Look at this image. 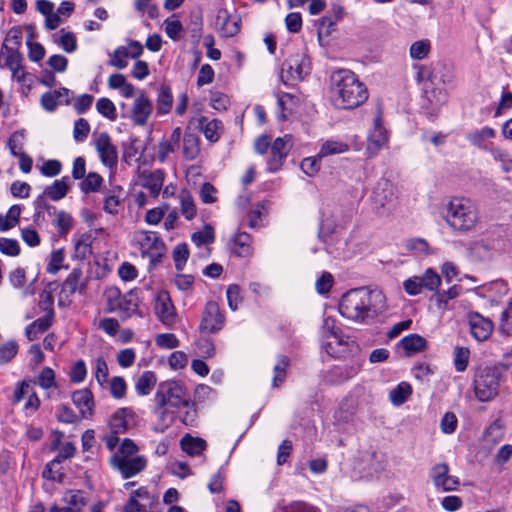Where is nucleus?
I'll return each mask as SVG.
<instances>
[{
	"mask_svg": "<svg viewBox=\"0 0 512 512\" xmlns=\"http://www.w3.org/2000/svg\"><path fill=\"white\" fill-rule=\"evenodd\" d=\"M385 309V296L379 290L356 288L346 292L340 300V314L355 322H365Z\"/></svg>",
	"mask_w": 512,
	"mask_h": 512,
	"instance_id": "nucleus-1",
	"label": "nucleus"
},
{
	"mask_svg": "<svg viewBox=\"0 0 512 512\" xmlns=\"http://www.w3.org/2000/svg\"><path fill=\"white\" fill-rule=\"evenodd\" d=\"M333 103L341 109H354L368 99V90L357 75L348 69H339L331 75Z\"/></svg>",
	"mask_w": 512,
	"mask_h": 512,
	"instance_id": "nucleus-2",
	"label": "nucleus"
},
{
	"mask_svg": "<svg viewBox=\"0 0 512 512\" xmlns=\"http://www.w3.org/2000/svg\"><path fill=\"white\" fill-rule=\"evenodd\" d=\"M444 220L456 233H468L477 227L480 216L476 204L466 197H453L444 208Z\"/></svg>",
	"mask_w": 512,
	"mask_h": 512,
	"instance_id": "nucleus-3",
	"label": "nucleus"
},
{
	"mask_svg": "<svg viewBox=\"0 0 512 512\" xmlns=\"http://www.w3.org/2000/svg\"><path fill=\"white\" fill-rule=\"evenodd\" d=\"M138 447L131 439H124L118 450L111 456L110 464L124 479L136 476L145 470L147 458L137 455Z\"/></svg>",
	"mask_w": 512,
	"mask_h": 512,
	"instance_id": "nucleus-4",
	"label": "nucleus"
},
{
	"mask_svg": "<svg viewBox=\"0 0 512 512\" xmlns=\"http://www.w3.org/2000/svg\"><path fill=\"white\" fill-rule=\"evenodd\" d=\"M190 399L189 392L181 381L169 380L161 382L154 394V402L165 405L173 410H181Z\"/></svg>",
	"mask_w": 512,
	"mask_h": 512,
	"instance_id": "nucleus-5",
	"label": "nucleus"
},
{
	"mask_svg": "<svg viewBox=\"0 0 512 512\" xmlns=\"http://www.w3.org/2000/svg\"><path fill=\"white\" fill-rule=\"evenodd\" d=\"M133 242L143 257H148L152 265L159 263L166 252V246L156 232L138 230L133 234Z\"/></svg>",
	"mask_w": 512,
	"mask_h": 512,
	"instance_id": "nucleus-6",
	"label": "nucleus"
},
{
	"mask_svg": "<svg viewBox=\"0 0 512 512\" xmlns=\"http://www.w3.org/2000/svg\"><path fill=\"white\" fill-rule=\"evenodd\" d=\"M499 393V373L495 368H479L474 378V394L480 402L492 401Z\"/></svg>",
	"mask_w": 512,
	"mask_h": 512,
	"instance_id": "nucleus-7",
	"label": "nucleus"
},
{
	"mask_svg": "<svg viewBox=\"0 0 512 512\" xmlns=\"http://www.w3.org/2000/svg\"><path fill=\"white\" fill-rule=\"evenodd\" d=\"M398 190L388 179H380L371 195L374 209L380 214H388L396 206Z\"/></svg>",
	"mask_w": 512,
	"mask_h": 512,
	"instance_id": "nucleus-8",
	"label": "nucleus"
},
{
	"mask_svg": "<svg viewBox=\"0 0 512 512\" xmlns=\"http://www.w3.org/2000/svg\"><path fill=\"white\" fill-rule=\"evenodd\" d=\"M22 61L23 57L16 47H9L8 44L2 43L0 49V67L8 68L11 71L12 79L19 83L23 82L25 79Z\"/></svg>",
	"mask_w": 512,
	"mask_h": 512,
	"instance_id": "nucleus-9",
	"label": "nucleus"
},
{
	"mask_svg": "<svg viewBox=\"0 0 512 512\" xmlns=\"http://www.w3.org/2000/svg\"><path fill=\"white\" fill-rule=\"evenodd\" d=\"M93 144L101 163L109 169H114L118 163V152L109 134L107 132L94 133Z\"/></svg>",
	"mask_w": 512,
	"mask_h": 512,
	"instance_id": "nucleus-10",
	"label": "nucleus"
},
{
	"mask_svg": "<svg viewBox=\"0 0 512 512\" xmlns=\"http://www.w3.org/2000/svg\"><path fill=\"white\" fill-rule=\"evenodd\" d=\"M225 324V316L219 308V305L210 301L206 304L200 322V331L206 334H215L220 331Z\"/></svg>",
	"mask_w": 512,
	"mask_h": 512,
	"instance_id": "nucleus-11",
	"label": "nucleus"
},
{
	"mask_svg": "<svg viewBox=\"0 0 512 512\" xmlns=\"http://www.w3.org/2000/svg\"><path fill=\"white\" fill-rule=\"evenodd\" d=\"M325 341L323 347L328 355L340 358L344 357L350 347L354 346V342L341 334L339 330L329 329L325 332Z\"/></svg>",
	"mask_w": 512,
	"mask_h": 512,
	"instance_id": "nucleus-12",
	"label": "nucleus"
},
{
	"mask_svg": "<svg viewBox=\"0 0 512 512\" xmlns=\"http://www.w3.org/2000/svg\"><path fill=\"white\" fill-rule=\"evenodd\" d=\"M291 147L290 135H285L284 137H279L274 140L269 149V157L267 159V169L269 172H276L282 167Z\"/></svg>",
	"mask_w": 512,
	"mask_h": 512,
	"instance_id": "nucleus-13",
	"label": "nucleus"
},
{
	"mask_svg": "<svg viewBox=\"0 0 512 512\" xmlns=\"http://www.w3.org/2000/svg\"><path fill=\"white\" fill-rule=\"evenodd\" d=\"M154 310L155 314L164 325L171 326L175 323L176 312L167 291H159L156 294Z\"/></svg>",
	"mask_w": 512,
	"mask_h": 512,
	"instance_id": "nucleus-14",
	"label": "nucleus"
},
{
	"mask_svg": "<svg viewBox=\"0 0 512 512\" xmlns=\"http://www.w3.org/2000/svg\"><path fill=\"white\" fill-rule=\"evenodd\" d=\"M182 138V130L180 127L174 128L168 138H163L157 148L156 158L160 163L167 162L171 155H174L179 147Z\"/></svg>",
	"mask_w": 512,
	"mask_h": 512,
	"instance_id": "nucleus-15",
	"label": "nucleus"
},
{
	"mask_svg": "<svg viewBox=\"0 0 512 512\" xmlns=\"http://www.w3.org/2000/svg\"><path fill=\"white\" fill-rule=\"evenodd\" d=\"M240 21L238 15L229 13L227 9H219L215 25L223 37H233L240 30Z\"/></svg>",
	"mask_w": 512,
	"mask_h": 512,
	"instance_id": "nucleus-16",
	"label": "nucleus"
},
{
	"mask_svg": "<svg viewBox=\"0 0 512 512\" xmlns=\"http://www.w3.org/2000/svg\"><path fill=\"white\" fill-rule=\"evenodd\" d=\"M153 104L144 92L135 98L131 108V120L137 126H144L152 114Z\"/></svg>",
	"mask_w": 512,
	"mask_h": 512,
	"instance_id": "nucleus-17",
	"label": "nucleus"
},
{
	"mask_svg": "<svg viewBox=\"0 0 512 512\" xmlns=\"http://www.w3.org/2000/svg\"><path fill=\"white\" fill-rule=\"evenodd\" d=\"M430 477L435 487L443 491L454 490L459 485L458 478L449 475V467L445 463L435 465L430 472Z\"/></svg>",
	"mask_w": 512,
	"mask_h": 512,
	"instance_id": "nucleus-18",
	"label": "nucleus"
},
{
	"mask_svg": "<svg viewBox=\"0 0 512 512\" xmlns=\"http://www.w3.org/2000/svg\"><path fill=\"white\" fill-rule=\"evenodd\" d=\"M388 142V133L383 127L380 118L374 120L373 128L367 138V153L375 156Z\"/></svg>",
	"mask_w": 512,
	"mask_h": 512,
	"instance_id": "nucleus-19",
	"label": "nucleus"
},
{
	"mask_svg": "<svg viewBox=\"0 0 512 512\" xmlns=\"http://www.w3.org/2000/svg\"><path fill=\"white\" fill-rule=\"evenodd\" d=\"M469 325L471 335L477 341H485L493 331V323L490 319L483 317L477 312L469 314Z\"/></svg>",
	"mask_w": 512,
	"mask_h": 512,
	"instance_id": "nucleus-20",
	"label": "nucleus"
},
{
	"mask_svg": "<svg viewBox=\"0 0 512 512\" xmlns=\"http://www.w3.org/2000/svg\"><path fill=\"white\" fill-rule=\"evenodd\" d=\"M165 173L161 169L153 171H144L140 176L141 185L149 191L153 198H157L164 182Z\"/></svg>",
	"mask_w": 512,
	"mask_h": 512,
	"instance_id": "nucleus-21",
	"label": "nucleus"
},
{
	"mask_svg": "<svg viewBox=\"0 0 512 512\" xmlns=\"http://www.w3.org/2000/svg\"><path fill=\"white\" fill-rule=\"evenodd\" d=\"M46 315L42 318H39L29 324L25 329V334L28 340H34L38 337L40 333L47 331L52 325L54 310L52 308V301H48V307L46 308Z\"/></svg>",
	"mask_w": 512,
	"mask_h": 512,
	"instance_id": "nucleus-22",
	"label": "nucleus"
},
{
	"mask_svg": "<svg viewBox=\"0 0 512 512\" xmlns=\"http://www.w3.org/2000/svg\"><path fill=\"white\" fill-rule=\"evenodd\" d=\"M182 157L186 161L197 159L201 152V140L198 135L191 131H185L182 135Z\"/></svg>",
	"mask_w": 512,
	"mask_h": 512,
	"instance_id": "nucleus-23",
	"label": "nucleus"
},
{
	"mask_svg": "<svg viewBox=\"0 0 512 512\" xmlns=\"http://www.w3.org/2000/svg\"><path fill=\"white\" fill-rule=\"evenodd\" d=\"M72 401L83 418H88L92 415L94 401L89 389H80L73 392Z\"/></svg>",
	"mask_w": 512,
	"mask_h": 512,
	"instance_id": "nucleus-24",
	"label": "nucleus"
},
{
	"mask_svg": "<svg viewBox=\"0 0 512 512\" xmlns=\"http://www.w3.org/2000/svg\"><path fill=\"white\" fill-rule=\"evenodd\" d=\"M133 413L127 409L122 408L117 410L110 419L109 426L113 434L124 433L131 425Z\"/></svg>",
	"mask_w": 512,
	"mask_h": 512,
	"instance_id": "nucleus-25",
	"label": "nucleus"
},
{
	"mask_svg": "<svg viewBox=\"0 0 512 512\" xmlns=\"http://www.w3.org/2000/svg\"><path fill=\"white\" fill-rule=\"evenodd\" d=\"M398 346L404 349L407 356H412L424 351L427 347V341L418 334H409L399 341Z\"/></svg>",
	"mask_w": 512,
	"mask_h": 512,
	"instance_id": "nucleus-26",
	"label": "nucleus"
},
{
	"mask_svg": "<svg viewBox=\"0 0 512 512\" xmlns=\"http://www.w3.org/2000/svg\"><path fill=\"white\" fill-rule=\"evenodd\" d=\"M233 253L238 257H251L253 255L252 238L246 232H239L233 238Z\"/></svg>",
	"mask_w": 512,
	"mask_h": 512,
	"instance_id": "nucleus-27",
	"label": "nucleus"
},
{
	"mask_svg": "<svg viewBox=\"0 0 512 512\" xmlns=\"http://www.w3.org/2000/svg\"><path fill=\"white\" fill-rule=\"evenodd\" d=\"M92 234L85 232L74 236V254L73 257L79 260L86 259L91 253Z\"/></svg>",
	"mask_w": 512,
	"mask_h": 512,
	"instance_id": "nucleus-28",
	"label": "nucleus"
},
{
	"mask_svg": "<svg viewBox=\"0 0 512 512\" xmlns=\"http://www.w3.org/2000/svg\"><path fill=\"white\" fill-rule=\"evenodd\" d=\"M221 122L216 119L209 120L207 117H200L198 127L205 138L210 142H217L220 139Z\"/></svg>",
	"mask_w": 512,
	"mask_h": 512,
	"instance_id": "nucleus-29",
	"label": "nucleus"
},
{
	"mask_svg": "<svg viewBox=\"0 0 512 512\" xmlns=\"http://www.w3.org/2000/svg\"><path fill=\"white\" fill-rule=\"evenodd\" d=\"M180 446L190 456H199L207 447V443L200 437H193L186 434L180 440Z\"/></svg>",
	"mask_w": 512,
	"mask_h": 512,
	"instance_id": "nucleus-30",
	"label": "nucleus"
},
{
	"mask_svg": "<svg viewBox=\"0 0 512 512\" xmlns=\"http://www.w3.org/2000/svg\"><path fill=\"white\" fill-rule=\"evenodd\" d=\"M170 409L171 408H169L165 405H161L160 403H155L153 413L157 417V423L155 426L156 431L163 432L172 425V423L174 421V416H173V413L170 412Z\"/></svg>",
	"mask_w": 512,
	"mask_h": 512,
	"instance_id": "nucleus-31",
	"label": "nucleus"
},
{
	"mask_svg": "<svg viewBox=\"0 0 512 512\" xmlns=\"http://www.w3.org/2000/svg\"><path fill=\"white\" fill-rule=\"evenodd\" d=\"M69 189V177L64 176L59 180H55L50 186L44 190V195L53 201H59L64 198Z\"/></svg>",
	"mask_w": 512,
	"mask_h": 512,
	"instance_id": "nucleus-32",
	"label": "nucleus"
},
{
	"mask_svg": "<svg viewBox=\"0 0 512 512\" xmlns=\"http://www.w3.org/2000/svg\"><path fill=\"white\" fill-rule=\"evenodd\" d=\"M156 382L157 378L153 371H144L136 381L135 390L139 396L149 395Z\"/></svg>",
	"mask_w": 512,
	"mask_h": 512,
	"instance_id": "nucleus-33",
	"label": "nucleus"
},
{
	"mask_svg": "<svg viewBox=\"0 0 512 512\" xmlns=\"http://www.w3.org/2000/svg\"><path fill=\"white\" fill-rule=\"evenodd\" d=\"M505 435V426L501 419H495L485 430L483 439L492 445L498 444Z\"/></svg>",
	"mask_w": 512,
	"mask_h": 512,
	"instance_id": "nucleus-34",
	"label": "nucleus"
},
{
	"mask_svg": "<svg viewBox=\"0 0 512 512\" xmlns=\"http://www.w3.org/2000/svg\"><path fill=\"white\" fill-rule=\"evenodd\" d=\"M495 136V130L491 127L485 126L480 130H475L467 134L466 139L470 142V144L487 150V147L484 145V142L488 139H491Z\"/></svg>",
	"mask_w": 512,
	"mask_h": 512,
	"instance_id": "nucleus-35",
	"label": "nucleus"
},
{
	"mask_svg": "<svg viewBox=\"0 0 512 512\" xmlns=\"http://www.w3.org/2000/svg\"><path fill=\"white\" fill-rule=\"evenodd\" d=\"M412 393V387L407 382L399 383L389 393V399L395 406H400L405 403Z\"/></svg>",
	"mask_w": 512,
	"mask_h": 512,
	"instance_id": "nucleus-36",
	"label": "nucleus"
},
{
	"mask_svg": "<svg viewBox=\"0 0 512 512\" xmlns=\"http://www.w3.org/2000/svg\"><path fill=\"white\" fill-rule=\"evenodd\" d=\"M62 500L65 503V507L70 512H80L86 505V500L83 496V493L78 490L65 493Z\"/></svg>",
	"mask_w": 512,
	"mask_h": 512,
	"instance_id": "nucleus-37",
	"label": "nucleus"
},
{
	"mask_svg": "<svg viewBox=\"0 0 512 512\" xmlns=\"http://www.w3.org/2000/svg\"><path fill=\"white\" fill-rule=\"evenodd\" d=\"M361 369L359 362H353L344 366H336L331 370L335 376H337L336 382H343L350 378H353Z\"/></svg>",
	"mask_w": 512,
	"mask_h": 512,
	"instance_id": "nucleus-38",
	"label": "nucleus"
},
{
	"mask_svg": "<svg viewBox=\"0 0 512 512\" xmlns=\"http://www.w3.org/2000/svg\"><path fill=\"white\" fill-rule=\"evenodd\" d=\"M430 52L431 43L427 39L415 41L409 48V55L414 60H423L428 57Z\"/></svg>",
	"mask_w": 512,
	"mask_h": 512,
	"instance_id": "nucleus-39",
	"label": "nucleus"
},
{
	"mask_svg": "<svg viewBox=\"0 0 512 512\" xmlns=\"http://www.w3.org/2000/svg\"><path fill=\"white\" fill-rule=\"evenodd\" d=\"M179 199L182 215L187 220L193 219L196 216L197 209L191 194L187 190H182Z\"/></svg>",
	"mask_w": 512,
	"mask_h": 512,
	"instance_id": "nucleus-40",
	"label": "nucleus"
},
{
	"mask_svg": "<svg viewBox=\"0 0 512 512\" xmlns=\"http://www.w3.org/2000/svg\"><path fill=\"white\" fill-rule=\"evenodd\" d=\"M289 366V359L284 355H279L274 365V376L272 379V386L278 387L286 377L287 368Z\"/></svg>",
	"mask_w": 512,
	"mask_h": 512,
	"instance_id": "nucleus-41",
	"label": "nucleus"
},
{
	"mask_svg": "<svg viewBox=\"0 0 512 512\" xmlns=\"http://www.w3.org/2000/svg\"><path fill=\"white\" fill-rule=\"evenodd\" d=\"M179 420L186 426H194L197 421V410L195 404L189 399L187 405L181 406V410H176Z\"/></svg>",
	"mask_w": 512,
	"mask_h": 512,
	"instance_id": "nucleus-42",
	"label": "nucleus"
},
{
	"mask_svg": "<svg viewBox=\"0 0 512 512\" xmlns=\"http://www.w3.org/2000/svg\"><path fill=\"white\" fill-rule=\"evenodd\" d=\"M173 97L170 88L162 86L157 98V111L159 114H167L172 107Z\"/></svg>",
	"mask_w": 512,
	"mask_h": 512,
	"instance_id": "nucleus-43",
	"label": "nucleus"
},
{
	"mask_svg": "<svg viewBox=\"0 0 512 512\" xmlns=\"http://www.w3.org/2000/svg\"><path fill=\"white\" fill-rule=\"evenodd\" d=\"M96 109L99 114L111 121H115L117 119L116 106L106 97L98 99L96 102Z\"/></svg>",
	"mask_w": 512,
	"mask_h": 512,
	"instance_id": "nucleus-44",
	"label": "nucleus"
},
{
	"mask_svg": "<svg viewBox=\"0 0 512 512\" xmlns=\"http://www.w3.org/2000/svg\"><path fill=\"white\" fill-rule=\"evenodd\" d=\"M346 151H348V145L346 143L329 140L322 145L319 151V157L323 158L330 155L341 154Z\"/></svg>",
	"mask_w": 512,
	"mask_h": 512,
	"instance_id": "nucleus-45",
	"label": "nucleus"
},
{
	"mask_svg": "<svg viewBox=\"0 0 512 512\" xmlns=\"http://www.w3.org/2000/svg\"><path fill=\"white\" fill-rule=\"evenodd\" d=\"M18 343L15 340H8L0 345V364H7L17 355Z\"/></svg>",
	"mask_w": 512,
	"mask_h": 512,
	"instance_id": "nucleus-46",
	"label": "nucleus"
},
{
	"mask_svg": "<svg viewBox=\"0 0 512 512\" xmlns=\"http://www.w3.org/2000/svg\"><path fill=\"white\" fill-rule=\"evenodd\" d=\"M103 183L101 175L95 172H90L80 184L81 191L84 193L96 192L100 189Z\"/></svg>",
	"mask_w": 512,
	"mask_h": 512,
	"instance_id": "nucleus-47",
	"label": "nucleus"
},
{
	"mask_svg": "<svg viewBox=\"0 0 512 512\" xmlns=\"http://www.w3.org/2000/svg\"><path fill=\"white\" fill-rule=\"evenodd\" d=\"M165 33L173 41H177L181 38L183 32V26L181 22L173 17L167 18L164 21Z\"/></svg>",
	"mask_w": 512,
	"mask_h": 512,
	"instance_id": "nucleus-48",
	"label": "nucleus"
},
{
	"mask_svg": "<svg viewBox=\"0 0 512 512\" xmlns=\"http://www.w3.org/2000/svg\"><path fill=\"white\" fill-rule=\"evenodd\" d=\"M470 351L465 347H456L454 350V366L457 372L466 370L469 363Z\"/></svg>",
	"mask_w": 512,
	"mask_h": 512,
	"instance_id": "nucleus-49",
	"label": "nucleus"
},
{
	"mask_svg": "<svg viewBox=\"0 0 512 512\" xmlns=\"http://www.w3.org/2000/svg\"><path fill=\"white\" fill-rule=\"evenodd\" d=\"M0 252L10 257H16L20 254L21 249L16 239L0 237Z\"/></svg>",
	"mask_w": 512,
	"mask_h": 512,
	"instance_id": "nucleus-50",
	"label": "nucleus"
},
{
	"mask_svg": "<svg viewBox=\"0 0 512 512\" xmlns=\"http://www.w3.org/2000/svg\"><path fill=\"white\" fill-rule=\"evenodd\" d=\"M423 288L429 291H435L441 284V277L432 269H427L423 276L420 277Z\"/></svg>",
	"mask_w": 512,
	"mask_h": 512,
	"instance_id": "nucleus-51",
	"label": "nucleus"
},
{
	"mask_svg": "<svg viewBox=\"0 0 512 512\" xmlns=\"http://www.w3.org/2000/svg\"><path fill=\"white\" fill-rule=\"evenodd\" d=\"M214 239V229L210 225H206L203 230L197 231L192 235V241L197 246L210 244Z\"/></svg>",
	"mask_w": 512,
	"mask_h": 512,
	"instance_id": "nucleus-52",
	"label": "nucleus"
},
{
	"mask_svg": "<svg viewBox=\"0 0 512 512\" xmlns=\"http://www.w3.org/2000/svg\"><path fill=\"white\" fill-rule=\"evenodd\" d=\"M37 383L43 389L56 388L54 371L50 367H44L37 377Z\"/></svg>",
	"mask_w": 512,
	"mask_h": 512,
	"instance_id": "nucleus-53",
	"label": "nucleus"
},
{
	"mask_svg": "<svg viewBox=\"0 0 512 512\" xmlns=\"http://www.w3.org/2000/svg\"><path fill=\"white\" fill-rule=\"evenodd\" d=\"M55 224L60 235H66L72 228L73 219L71 215L65 211H59L56 214Z\"/></svg>",
	"mask_w": 512,
	"mask_h": 512,
	"instance_id": "nucleus-54",
	"label": "nucleus"
},
{
	"mask_svg": "<svg viewBox=\"0 0 512 512\" xmlns=\"http://www.w3.org/2000/svg\"><path fill=\"white\" fill-rule=\"evenodd\" d=\"M137 310V304L132 299L131 295H123L115 305L114 312H121L126 316H129Z\"/></svg>",
	"mask_w": 512,
	"mask_h": 512,
	"instance_id": "nucleus-55",
	"label": "nucleus"
},
{
	"mask_svg": "<svg viewBox=\"0 0 512 512\" xmlns=\"http://www.w3.org/2000/svg\"><path fill=\"white\" fill-rule=\"evenodd\" d=\"M189 257V250L186 244H179L175 247L173 251V259L175 263V268L178 271H181L184 268Z\"/></svg>",
	"mask_w": 512,
	"mask_h": 512,
	"instance_id": "nucleus-56",
	"label": "nucleus"
},
{
	"mask_svg": "<svg viewBox=\"0 0 512 512\" xmlns=\"http://www.w3.org/2000/svg\"><path fill=\"white\" fill-rule=\"evenodd\" d=\"M281 79L285 84L290 81L301 80V70L298 67L294 68L290 61H285L282 65Z\"/></svg>",
	"mask_w": 512,
	"mask_h": 512,
	"instance_id": "nucleus-57",
	"label": "nucleus"
},
{
	"mask_svg": "<svg viewBox=\"0 0 512 512\" xmlns=\"http://www.w3.org/2000/svg\"><path fill=\"white\" fill-rule=\"evenodd\" d=\"M135 500L139 502H146L149 505V510L153 511V504L158 501V497L154 494H151L146 487H140L135 490L131 496Z\"/></svg>",
	"mask_w": 512,
	"mask_h": 512,
	"instance_id": "nucleus-58",
	"label": "nucleus"
},
{
	"mask_svg": "<svg viewBox=\"0 0 512 512\" xmlns=\"http://www.w3.org/2000/svg\"><path fill=\"white\" fill-rule=\"evenodd\" d=\"M319 154L315 157H307L301 161V170L308 176H314L320 170Z\"/></svg>",
	"mask_w": 512,
	"mask_h": 512,
	"instance_id": "nucleus-59",
	"label": "nucleus"
},
{
	"mask_svg": "<svg viewBox=\"0 0 512 512\" xmlns=\"http://www.w3.org/2000/svg\"><path fill=\"white\" fill-rule=\"evenodd\" d=\"M90 132V125L84 118H79L74 123L73 137L77 142L84 141Z\"/></svg>",
	"mask_w": 512,
	"mask_h": 512,
	"instance_id": "nucleus-60",
	"label": "nucleus"
},
{
	"mask_svg": "<svg viewBox=\"0 0 512 512\" xmlns=\"http://www.w3.org/2000/svg\"><path fill=\"white\" fill-rule=\"evenodd\" d=\"M405 248L409 251H413L419 254H428L429 245L423 238H412L405 241Z\"/></svg>",
	"mask_w": 512,
	"mask_h": 512,
	"instance_id": "nucleus-61",
	"label": "nucleus"
},
{
	"mask_svg": "<svg viewBox=\"0 0 512 512\" xmlns=\"http://www.w3.org/2000/svg\"><path fill=\"white\" fill-rule=\"evenodd\" d=\"M490 153L492 154L494 160L501 162L502 170L504 172L512 171V159L508 157V155L499 148H490Z\"/></svg>",
	"mask_w": 512,
	"mask_h": 512,
	"instance_id": "nucleus-62",
	"label": "nucleus"
},
{
	"mask_svg": "<svg viewBox=\"0 0 512 512\" xmlns=\"http://www.w3.org/2000/svg\"><path fill=\"white\" fill-rule=\"evenodd\" d=\"M512 457V444L502 445L494 456V463L499 467L506 464Z\"/></svg>",
	"mask_w": 512,
	"mask_h": 512,
	"instance_id": "nucleus-63",
	"label": "nucleus"
},
{
	"mask_svg": "<svg viewBox=\"0 0 512 512\" xmlns=\"http://www.w3.org/2000/svg\"><path fill=\"white\" fill-rule=\"evenodd\" d=\"M499 329L506 335H512V304L502 312Z\"/></svg>",
	"mask_w": 512,
	"mask_h": 512,
	"instance_id": "nucleus-64",
	"label": "nucleus"
}]
</instances>
